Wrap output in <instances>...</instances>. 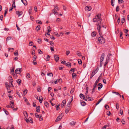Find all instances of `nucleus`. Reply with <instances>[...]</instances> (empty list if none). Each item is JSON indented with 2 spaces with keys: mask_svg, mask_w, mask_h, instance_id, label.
<instances>
[{
  "mask_svg": "<svg viewBox=\"0 0 129 129\" xmlns=\"http://www.w3.org/2000/svg\"><path fill=\"white\" fill-rule=\"evenodd\" d=\"M41 115H39L37 113H36L35 114V116L37 118H39L40 116Z\"/></svg>",
  "mask_w": 129,
  "mask_h": 129,
  "instance_id": "nucleus-44",
  "label": "nucleus"
},
{
  "mask_svg": "<svg viewBox=\"0 0 129 129\" xmlns=\"http://www.w3.org/2000/svg\"><path fill=\"white\" fill-rule=\"evenodd\" d=\"M54 58L55 60L56 61V62H57L59 58V57L58 55H55Z\"/></svg>",
  "mask_w": 129,
  "mask_h": 129,
  "instance_id": "nucleus-8",
  "label": "nucleus"
},
{
  "mask_svg": "<svg viewBox=\"0 0 129 129\" xmlns=\"http://www.w3.org/2000/svg\"><path fill=\"white\" fill-rule=\"evenodd\" d=\"M54 9L53 10V13L55 14H58V12H57V10L58 11L59 10V9L57 5L54 6Z\"/></svg>",
  "mask_w": 129,
  "mask_h": 129,
  "instance_id": "nucleus-3",
  "label": "nucleus"
},
{
  "mask_svg": "<svg viewBox=\"0 0 129 129\" xmlns=\"http://www.w3.org/2000/svg\"><path fill=\"white\" fill-rule=\"evenodd\" d=\"M26 118V119H25L27 122H29L31 123L33 122L31 120V118H29L28 119H27Z\"/></svg>",
  "mask_w": 129,
  "mask_h": 129,
  "instance_id": "nucleus-9",
  "label": "nucleus"
},
{
  "mask_svg": "<svg viewBox=\"0 0 129 129\" xmlns=\"http://www.w3.org/2000/svg\"><path fill=\"white\" fill-rule=\"evenodd\" d=\"M78 63L79 64H81L82 63V61L80 59H78Z\"/></svg>",
  "mask_w": 129,
  "mask_h": 129,
  "instance_id": "nucleus-53",
  "label": "nucleus"
},
{
  "mask_svg": "<svg viewBox=\"0 0 129 129\" xmlns=\"http://www.w3.org/2000/svg\"><path fill=\"white\" fill-rule=\"evenodd\" d=\"M62 117V114H60L57 118L55 120V122H57L60 120Z\"/></svg>",
  "mask_w": 129,
  "mask_h": 129,
  "instance_id": "nucleus-5",
  "label": "nucleus"
},
{
  "mask_svg": "<svg viewBox=\"0 0 129 129\" xmlns=\"http://www.w3.org/2000/svg\"><path fill=\"white\" fill-rule=\"evenodd\" d=\"M105 107L106 109L107 110H108V109L109 108V106L107 105H105Z\"/></svg>",
  "mask_w": 129,
  "mask_h": 129,
  "instance_id": "nucleus-59",
  "label": "nucleus"
},
{
  "mask_svg": "<svg viewBox=\"0 0 129 129\" xmlns=\"http://www.w3.org/2000/svg\"><path fill=\"white\" fill-rule=\"evenodd\" d=\"M105 56V54L104 53H103L102 54L101 56L100 59L101 61H103L104 59Z\"/></svg>",
  "mask_w": 129,
  "mask_h": 129,
  "instance_id": "nucleus-16",
  "label": "nucleus"
},
{
  "mask_svg": "<svg viewBox=\"0 0 129 129\" xmlns=\"http://www.w3.org/2000/svg\"><path fill=\"white\" fill-rule=\"evenodd\" d=\"M16 13L18 15V16L19 17L22 15L23 12L21 11H18L16 12Z\"/></svg>",
  "mask_w": 129,
  "mask_h": 129,
  "instance_id": "nucleus-10",
  "label": "nucleus"
},
{
  "mask_svg": "<svg viewBox=\"0 0 129 129\" xmlns=\"http://www.w3.org/2000/svg\"><path fill=\"white\" fill-rule=\"evenodd\" d=\"M47 75L48 76H53V74L52 73H48Z\"/></svg>",
  "mask_w": 129,
  "mask_h": 129,
  "instance_id": "nucleus-56",
  "label": "nucleus"
},
{
  "mask_svg": "<svg viewBox=\"0 0 129 129\" xmlns=\"http://www.w3.org/2000/svg\"><path fill=\"white\" fill-rule=\"evenodd\" d=\"M23 3L25 5H26L27 4V1H26V0H23Z\"/></svg>",
  "mask_w": 129,
  "mask_h": 129,
  "instance_id": "nucleus-29",
  "label": "nucleus"
},
{
  "mask_svg": "<svg viewBox=\"0 0 129 129\" xmlns=\"http://www.w3.org/2000/svg\"><path fill=\"white\" fill-rule=\"evenodd\" d=\"M80 98L82 99H83V98H85L84 95L82 94L81 93L80 95Z\"/></svg>",
  "mask_w": 129,
  "mask_h": 129,
  "instance_id": "nucleus-20",
  "label": "nucleus"
},
{
  "mask_svg": "<svg viewBox=\"0 0 129 129\" xmlns=\"http://www.w3.org/2000/svg\"><path fill=\"white\" fill-rule=\"evenodd\" d=\"M66 103V100H63L62 103L61 105L63 106H64L65 105Z\"/></svg>",
  "mask_w": 129,
  "mask_h": 129,
  "instance_id": "nucleus-25",
  "label": "nucleus"
},
{
  "mask_svg": "<svg viewBox=\"0 0 129 129\" xmlns=\"http://www.w3.org/2000/svg\"><path fill=\"white\" fill-rule=\"evenodd\" d=\"M36 22L37 23H38L39 24H42V22L40 20H37L36 21Z\"/></svg>",
  "mask_w": 129,
  "mask_h": 129,
  "instance_id": "nucleus-34",
  "label": "nucleus"
},
{
  "mask_svg": "<svg viewBox=\"0 0 129 129\" xmlns=\"http://www.w3.org/2000/svg\"><path fill=\"white\" fill-rule=\"evenodd\" d=\"M54 47L52 46H51L50 47V49L51 51H54Z\"/></svg>",
  "mask_w": 129,
  "mask_h": 129,
  "instance_id": "nucleus-50",
  "label": "nucleus"
},
{
  "mask_svg": "<svg viewBox=\"0 0 129 129\" xmlns=\"http://www.w3.org/2000/svg\"><path fill=\"white\" fill-rule=\"evenodd\" d=\"M59 105H56V110H58L59 108Z\"/></svg>",
  "mask_w": 129,
  "mask_h": 129,
  "instance_id": "nucleus-58",
  "label": "nucleus"
},
{
  "mask_svg": "<svg viewBox=\"0 0 129 129\" xmlns=\"http://www.w3.org/2000/svg\"><path fill=\"white\" fill-rule=\"evenodd\" d=\"M102 73H101L97 80H98V81H99V80H100L102 78Z\"/></svg>",
  "mask_w": 129,
  "mask_h": 129,
  "instance_id": "nucleus-31",
  "label": "nucleus"
},
{
  "mask_svg": "<svg viewBox=\"0 0 129 129\" xmlns=\"http://www.w3.org/2000/svg\"><path fill=\"white\" fill-rule=\"evenodd\" d=\"M14 127L13 125H11L10 128L9 126L6 129H14Z\"/></svg>",
  "mask_w": 129,
  "mask_h": 129,
  "instance_id": "nucleus-37",
  "label": "nucleus"
},
{
  "mask_svg": "<svg viewBox=\"0 0 129 129\" xmlns=\"http://www.w3.org/2000/svg\"><path fill=\"white\" fill-rule=\"evenodd\" d=\"M23 114L25 118H26L27 117L28 115L26 111H23Z\"/></svg>",
  "mask_w": 129,
  "mask_h": 129,
  "instance_id": "nucleus-19",
  "label": "nucleus"
},
{
  "mask_svg": "<svg viewBox=\"0 0 129 129\" xmlns=\"http://www.w3.org/2000/svg\"><path fill=\"white\" fill-rule=\"evenodd\" d=\"M120 113L121 115H122L123 114V111L122 110H120Z\"/></svg>",
  "mask_w": 129,
  "mask_h": 129,
  "instance_id": "nucleus-64",
  "label": "nucleus"
},
{
  "mask_svg": "<svg viewBox=\"0 0 129 129\" xmlns=\"http://www.w3.org/2000/svg\"><path fill=\"white\" fill-rule=\"evenodd\" d=\"M45 60L46 61H49L50 59V56L48 55H46L45 56Z\"/></svg>",
  "mask_w": 129,
  "mask_h": 129,
  "instance_id": "nucleus-13",
  "label": "nucleus"
},
{
  "mask_svg": "<svg viewBox=\"0 0 129 129\" xmlns=\"http://www.w3.org/2000/svg\"><path fill=\"white\" fill-rule=\"evenodd\" d=\"M114 1V0H111V4L112 6L113 7L114 6V4H113V2Z\"/></svg>",
  "mask_w": 129,
  "mask_h": 129,
  "instance_id": "nucleus-49",
  "label": "nucleus"
},
{
  "mask_svg": "<svg viewBox=\"0 0 129 129\" xmlns=\"http://www.w3.org/2000/svg\"><path fill=\"white\" fill-rule=\"evenodd\" d=\"M110 55H111V54H108V55L107 56V58H106V61L107 62H109V61L110 60Z\"/></svg>",
  "mask_w": 129,
  "mask_h": 129,
  "instance_id": "nucleus-14",
  "label": "nucleus"
},
{
  "mask_svg": "<svg viewBox=\"0 0 129 129\" xmlns=\"http://www.w3.org/2000/svg\"><path fill=\"white\" fill-rule=\"evenodd\" d=\"M38 53L40 54H43V52L41 51V50L40 49H39L38 50Z\"/></svg>",
  "mask_w": 129,
  "mask_h": 129,
  "instance_id": "nucleus-41",
  "label": "nucleus"
},
{
  "mask_svg": "<svg viewBox=\"0 0 129 129\" xmlns=\"http://www.w3.org/2000/svg\"><path fill=\"white\" fill-rule=\"evenodd\" d=\"M10 83H11V86H13V84L12 83L13 82V79H11L10 80Z\"/></svg>",
  "mask_w": 129,
  "mask_h": 129,
  "instance_id": "nucleus-33",
  "label": "nucleus"
},
{
  "mask_svg": "<svg viewBox=\"0 0 129 129\" xmlns=\"http://www.w3.org/2000/svg\"><path fill=\"white\" fill-rule=\"evenodd\" d=\"M14 73V68L11 69V73L12 74V73Z\"/></svg>",
  "mask_w": 129,
  "mask_h": 129,
  "instance_id": "nucleus-38",
  "label": "nucleus"
},
{
  "mask_svg": "<svg viewBox=\"0 0 129 129\" xmlns=\"http://www.w3.org/2000/svg\"><path fill=\"white\" fill-rule=\"evenodd\" d=\"M56 21L57 22H59L60 21V19L59 18H57L56 20Z\"/></svg>",
  "mask_w": 129,
  "mask_h": 129,
  "instance_id": "nucleus-60",
  "label": "nucleus"
},
{
  "mask_svg": "<svg viewBox=\"0 0 129 129\" xmlns=\"http://www.w3.org/2000/svg\"><path fill=\"white\" fill-rule=\"evenodd\" d=\"M70 106H69L68 107H67L66 109L65 110V113L66 114L67 113L69 112V111H70Z\"/></svg>",
  "mask_w": 129,
  "mask_h": 129,
  "instance_id": "nucleus-12",
  "label": "nucleus"
},
{
  "mask_svg": "<svg viewBox=\"0 0 129 129\" xmlns=\"http://www.w3.org/2000/svg\"><path fill=\"white\" fill-rule=\"evenodd\" d=\"M42 100L43 98L42 96H41V98H39V100L40 103H42Z\"/></svg>",
  "mask_w": 129,
  "mask_h": 129,
  "instance_id": "nucleus-35",
  "label": "nucleus"
},
{
  "mask_svg": "<svg viewBox=\"0 0 129 129\" xmlns=\"http://www.w3.org/2000/svg\"><path fill=\"white\" fill-rule=\"evenodd\" d=\"M5 85H6V87L7 90H8V88H9V85L6 82L5 83Z\"/></svg>",
  "mask_w": 129,
  "mask_h": 129,
  "instance_id": "nucleus-47",
  "label": "nucleus"
},
{
  "mask_svg": "<svg viewBox=\"0 0 129 129\" xmlns=\"http://www.w3.org/2000/svg\"><path fill=\"white\" fill-rule=\"evenodd\" d=\"M49 105L48 103L47 102L45 103V105L46 107H48L49 106Z\"/></svg>",
  "mask_w": 129,
  "mask_h": 129,
  "instance_id": "nucleus-46",
  "label": "nucleus"
},
{
  "mask_svg": "<svg viewBox=\"0 0 129 129\" xmlns=\"http://www.w3.org/2000/svg\"><path fill=\"white\" fill-rule=\"evenodd\" d=\"M91 36L92 37H95L96 35L95 32V31L93 32L91 34Z\"/></svg>",
  "mask_w": 129,
  "mask_h": 129,
  "instance_id": "nucleus-21",
  "label": "nucleus"
},
{
  "mask_svg": "<svg viewBox=\"0 0 129 129\" xmlns=\"http://www.w3.org/2000/svg\"><path fill=\"white\" fill-rule=\"evenodd\" d=\"M88 101H92L93 100V99L90 97H89L88 99Z\"/></svg>",
  "mask_w": 129,
  "mask_h": 129,
  "instance_id": "nucleus-57",
  "label": "nucleus"
},
{
  "mask_svg": "<svg viewBox=\"0 0 129 129\" xmlns=\"http://www.w3.org/2000/svg\"><path fill=\"white\" fill-rule=\"evenodd\" d=\"M40 121H42L43 120V118L42 117L41 115H40V117H39Z\"/></svg>",
  "mask_w": 129,
  "mask_h": 129,
  "instance_id": "nucleus-54",
  "label": "nucleus"
},
{
  "mask_svg": "<svg viewBox=\"0 0 129 129\" xmlns=\"http://www.w3.org/2000/svg\"><path fill=\"white\" fill-rule=\"evenodd\" d=\"M26 77L27 78H30V75L29 73L26 74Z\"/></svg>",
  "mask_w": 129,
  "mask_h": 129,
  "instance_id": "nucleus-48",
  "label": "nucleus"
},
{
  "mask_svg": "<svg viewBox=\"0 0 129 129\" xmlns=\"http://www.w3.org/2000/svg\"><path fill=\"white\" fill-rule=\"evenodd\" d=\"M98 90H99L103 87L102 84L101 83H99L98 84Z\"/></svg>",
  "mask_w": 129,
  "mask_h": 129,
  "instance_id": "nucleus-15",
  "label": "nucleus"
},
{
  "mask_svg": "<svg viewBox=\"0 0 129 129\" xmlns=\"http://www.w3.org/2000/svg\"><path fill=\"white\" fill-rule=\"evenodd\" d=\"M120 18L119 17L118 18V20H117V23H118V24H119V23H120Z\"/></svg>",
  "mask_w": 129,
  "mask_h": 129,
  "instance_id": "nucleus-62",
  "label": "nucleus"
},
{
  "mask_svg": "<svg viewBox=\"0 0 129 129\" xmlns=\"http://www.w3.org/2000/svg\"><path fill=\"white\" fill-rule=\"evenodd\" d=\"M38 42L39 44L41 43V39H38Z\"/></svg>",
  "mask_w": 129,
  "mask_h": 129,
  "instance_id": "nucleus-63",
  "label": "nucleus"
},
{
  "mask_svg": "<svg viewBox=\"0 0 129 129\" xmlns=\"http://www.w3.org/2000/svg\"><path fill=\"white\" fill-rule=\"evenodd\" d=\"M91 9V7L90 6H88L85 7V10L86 11H89Z\"/></svg>",
  "mask_w": 129,
  "mask_h": 129,
  "instance_id": "nucleus-6",
  "label": "nucleus"
},
{
  "mask_svg": "<svg viewBox=\"0 0 129 129\" xmlns=\"http://www.w3.org/2000/svg\"><path fill=\"white\" fill-rule=\"evenodd\" d=\"M40 106H39L36 108V110L37 112H39L40 111Z\"/></svg>",
  "mask_w": 129,
  "mask_h": 129,
  "instance_id": "nucleus-17",
  "label": "nucleus"
},
{
  "mask_svg": "<svg viewBox=\"0 0 129 129\" xmlns=\"http://www.w3.org/2000/svg\"><path fill=\"white\" fill-rule=\"evenodd\" d=\"M40 25H38L37 26L36 28V30L38 31L40 29Z\"/></svg>",
  "mask_w": 129,
  "mask_h": 129,
  "instance_id": "nucleus-28",
  "label": "nucleus"
},
{
  "mask_svg": "<svg viewBox=\"0 0 129 129\" xmlns=\"http://www.w3.org/2000/svg\"><path fill=\"white\" fill-rule=\"evenodd\" d=\"M6 8V10H5V12L4 15V16L5 17L6 16V15L7 13V11H8L7 8Z\"/></svg>",
  "mask_w": 129,
  "mask_h": 129,
  "instance_id": "nucleus-45",
  "label": "nucleus"
},
{
  "mask_svg": "<svg viewBox=\"0 0 129 129\" xmlns=\"http://www.w3.org/2000/svg\"><path fill=\"white\" fill-rule=\"evenodd\" d=\"M81 105L83 106H84L86 105V103L84 101H83L82 102H81Z\"/></svg>",
  "mask_w": 129,
  "mask_h": 129,
  "instance_id": "nucleus-26",
  "label": "nucleus"
},
{
  "mask_svg": "<svg viewBox=\"0 0 129 129\" xmlns=\"http://www.w3.org/2000/svg\"><path fill=\"white\" fill-rule=\"evenodd\" d=\"M99 81H98V80H96L94 84L93 85V87H96L97 86V83L99 82Z\"/></svg>",
  "mask_w": 129,
  "mask_h": 129,
  "instance_id": "nucleus-18",
  "label": "nucleus"
},
{
  "mask_svg": "<svg viewBox=\"0 0 129 129\" xmlns=\"http://www.w3.org/2000/svg\"><path fill=\"white\" fill-rule=\"evenodd\" d=\"M76 124V122L74 121H73L70 123V124L72 126H74Z\"/></svg>",
  "mask_w": 129,
  "mask_h": 129,
  "instance_id": "nucleus-22",
  "label": "nucleus"
},
{
  "mask_svg": "<svg viewBox=\"0 0 129 129\" xmlns=\"http://www.w3.org/2000/svg\"><path fill=\"white\" fill-rule=\"evenodd\" d=\"M22 71V68H18L15 70V72L16 74H18L20 73Z\"/></svg>",
  "mask_w": 129,
  "mask_h": 129,
  "instance_id": "nucleus-4",
  "label": "nucleus"
},
{
  "mask_svg": "<svg viewBox=\"0 0 129 129\" xmlns=\"http://www.w3.org/2000/svg\"><path fill=\"white\" fill-rule=\"evenodd\" d=\"M12 40V38L11 37L9 36L6 39V41H8V40Z\"/></svg>",
  "mask_w": 129,
  "mask_h": 129,
  "instance_id": "nucleus-23",
  "label": "nucleus"
},
{
  "mask_svg": "<svg viewBox=\"0 0 129 129\" xmlns=\"http://www.w3.org/2000/svg\"><path fill=\"white\" fill-rule=\"evenodd\" d=\"M77 75H76V74L75 73H73L72 74V78L73 79H74V77H76L77 76Z\"/></svg>",
  "mask_w": 129,
  "mask_h": 129,
  "instance_id": "nucleus-24",
  "label": "nucleus"
},
{
  "mask_svg": "<svg viewBox=\"0 0 129 129\" xmlns=\"http://www.w3.org/2000/svg\"><path fill=\"white\" fill-rule=\"evenodd\" d=\"M101 35L99 34L100 36V37H99L98 40L100 43L101 44H103L105 43V39L103 38V36L101 35Z\"/></svg>",
  "mask_w": 129,
  "mask_h": 129,
  "instance_id": "nucleus-2",
  "label": "nucleus"
},
{
  "mask_svg": "<svg viewBox=\"0 0 129 129\" xmlns=\"http://www.w3.org/2000/svg\"><path fill=\"white\" fill-rule=\"evenodd\" d=\"M116 108L117 110H118L119 108V105L118 103H117L116 106Z\"/></svg>",
  "mask_w": 129,
  "mask_h": 129,
  "instance_id": "nucleus-55",
  "label": "nucleus"
},
{
  "mask_svg": "<svg viewBox=\"0 0 129 129\" xmlns=\"http://www.w3.org/2000/svg\"><path fill=\"white\" fill-rule=\"evenodd\" d=\"M13 102H14L12 101H11L10 102V106L11 107V108H14V105L13 103Z\"/></svg>",
  "mask_w": 129,
  "mask_h": 129,
  "instance_id": "nucleus-11",
  "label": "nucleus"
},
{
  "mask_svg": "<svg viewBox=\"0 0 129 129\" xmlns=\"http://www.w3.org/2000/svg\"><path fill=\"white\" fill-rule=\"evenodd\" d=\"M17 82L19 84H20L21 83V80L20 79H18L17 81Z\"/></svg>",
  "mask_w": 129,
  "mask_h": 129,
  "instance_id": "nucleus-40",
  "label": "nucleus"
},
{
  "mask_svg": "<svg viewBox=\"0 0 129 129\" xmlns=\"http://www.w3.org/2000/svg\"><path fill=\"white\" fill-rule=\"evenodd\" d=\"M66 65L68 67L71 66V64L70 62H69L66 64Z\"/></svg>",
  "mask_w": 129,
  "mask_h": 129,
  "instance_id": "nucleus-27",
  "label": "nucleus"
},
{
  "mask_svg": "<svg viewBox=\"0 0 129 129\" xmlns=\"http://www.w3.org/2000/svg\"><path fill=\"white\" fill-rule=\"evenodd\" d=\"M33 44V42L32 41H30L29 43V46H32Z\"/></svg>",
  "mask_w": 129,
  "mask_h": 129,
  "instance_id": "nucleus-39",
  "label": "nucleus"
},
{
  "mask_svg": "<svg viewBox=\"0 0 129 129\" xmlns=\"http://www.w3.org/2000/svg\"><path fill=\"white\" fill-rule=\"evenodd\" d=\"M118 3H123V1L122 0H118Z\"/></svg>",
  "mask_w": 129,
  "mask_h": 129,
  "instance_id": "nucleus-61",
  "label": "nucleus"
},
{
  "mask_svg": "<svg viewBox=\"0 0 129 129\" xmlns=\"http://www.w3.org/2000/svg\"><path fill=\"white\" fill-rule=\"evenodd\" d=\"M116 11L117 12L119 10V7L118 6H117L116 8Z\"/></svg>",
  "mask_w": 129,
  "mask_h": 129,
  "instance_id": "nucleus-52",
  "label": "nucleus"
},
{
  "mask_svg": "<svg viewBox=\"0 0 129 129\" xmlns=\"http://www.w3.org/2000/svg\"><path fill=\"white\" fill-rule=\"evenodd\" d=\"M125 17H123V18H122L121 19V22L122 23V24H123V23H124V22L125 21Z\"/></svg>",
  "mask_w": 129,
  "mask_h": 129,
  "instance_id": "nucleus-32",
  "label": "nucleus"
},
{
  "mask_svg": "<svg viewBox=\"0 0 129 129\" xmlns=\"http://www.w3.org/2000/svg\"><path fill=\"white\" fill-rule=\"evenodd\" d=\"M76 53L78 56H81V54L80 52L78 51Z\"/></svg>",
  "mask_w": 129,
  "mask_h": 129,
  "instance_id": "nucleus-30",
  "label": "nucleus"
},
{
  "mask_svg": "<svg viewBox=\"0 0 129 129\" xmlns=\"http://www.w3.org/2000/svg\"><path fill=\"white\" fill-rule=\"evenodd\" d=\"M14 55L15 56H17L18 55V51L17 50H16L14 53Z\"/></svg>",
  "mask_w": 129,
  "mask_h": 129,
  "instance_id": "nucleus-36",
  "label": "nucleus"
},
{
  "mask_svg": "<svg viewBox=\"0 0 129 129\" xmlns=\"http://www.w3.org/2000/svg\"><path fill=\"white\" fill-rule=\"evenodd\" d=\"M47 28L48 29V33H49L51 31V28L50 26H48Z\"/></svg>",
  "mask_w": 129,
  "mask_h": 129,
  "instance_id": "nucleus-42",
  "label": "nucleus"
},
{
  "mask_svg": "<svg viewBox=\"0 0 129 129\" xmlns=\"http://www.w3.org/2000/svg\"><path fill=\"white\" fill-rule=\"evenodd\" d=\"M101 14H98L93 19V21L95 22H97L96 24L97 29L98 32L100 35L102 34L101 27L102 25V23L101 22L102 19L101 18Z\"/></svg>",
  "mask_w": 129,
  "mask_h": 129,
  "instance_id": "nucleus-1",
  "label": "nucleus"
},
{
  "mask_svg": "<svg viewBox=\"0 0 129 129\" xmlns=\"http://www.w3.org/2000/svg\"><path fill=\"white\" fill-rule=\"evenodd\" d=\"M122 32H120V39H122L123 38V37H122Z\"/></svg>",
  "mask_w": 129,
  "mask_h": 129,
  "instance_id": "nucleus-51",
  "label": "nucleus"
},
{
  "mask_svg": "<svg viewBox=\"0 0 129 129\" xmlns=\"http://www.w3.org/2000/svg\"><path fill=\"white\" fill-rule=\"evenodd\" d=\"M98 68L97 67L96 69H95L93 71L91 74L94 76V75L96 74L98 71Z\"/></svg>",
  "mask_w": 129,
  "mask_h": 129,
  "instance_id": "nucleus-7",
  "label": "nucleus"
},
{
  "mask_svg": "<svg viewBox=\"0 0 129 129\" xmlns=\"http://www.w3.org/2000/svg\"><path fill=\"white\" fill-rule=\"evenodd\" d=\"M12 75L13 77H14L15 78H17V75L16 74H15L14 73H12Z\"/></svg>",
  "mask_w": 129,
  "mask_h": 129,
  "instance_id": "nucleus-43",
  "label": "nucleus"
}]
</instances>
